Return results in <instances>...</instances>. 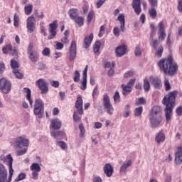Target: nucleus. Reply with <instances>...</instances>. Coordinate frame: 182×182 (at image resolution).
<instances>
[{
  "label": "nucleus",
  "mask_w": 182,
  "mask_h": 182,
  "mask_svg": "<svg viewBox=\"0 0 182 182\" xmlns=\"http://www.w3.org/2000/svg\"><path fill=\"white\" fill-rule=\"evenodd\" d=\"M164 86L166 92H168V90H171V85H170V82L168 79H165L164 80Z\"/></svg>",
  "instance_id": "obj_39"
},
{
  "label": "nucleus",
  "mask_w": 182,
  "mask_h": 182,
  "mask_svg": "<svg viewBox=\"0 0 182 182\" xmlns=\"http://www.w3.org/2000/svg\"><path fill=\"white\" fill-rule=\"evenodd\" d=\"M24 93H27V95H26L27 100L29 101L30 105L32 107V105L33 102H32V100H31V89L24 88Z\"/></svg>",
  "instance_id": "obj_32"
},
{
  "label": "nucleus",
  "mask_w": 182,
  "mask_h": 182,
  "mask_svg": "<svg viewBox=\"0 0 182 182\" xmlns=\"http://www.w3.org/2000/svg\"><path fill=\"white\" fill-rule=\"evenodd\" d=\"M134 83H136V78H133V79H131L128 83L127 84V85L129 87H131L132 89H133V86H134Z\"/></svg>",
  "instance_id": "obj_47"
},
{
  "label": "nucleus",
  "mask_w": 182,
  "mask_h": 182,
  "mask_svg": "<svg viewBox=\"0 0 182 182\" xmlns=\"http://www.w3.org/2000/svg\"><path fill=\"white\" fill-rule=\"evenodd\" d=\"M176 164H181L182 163V145L178 146L177 151L175 153Z\"/></svg>",
  "instance_id": "obj_19"
},
{
  "label": "nucleus",
  "mask_w": 182,
  "mask_h": 182,
  "mask_svg": "<svg viewBox=\"0 0 182 182\" xmlns=\"http://www.w3.org/2000/svg\"><path fill=\"white\" fill-rule=\"evenodd\" d=\"M93 182H102V178H100V176H96L93 179Z\"/></svg>",
  "instance_id": "obj_64"
},
{
  "label": "nucleus",
  "mask_w": 182,
  "mask_h": 182,
  "mask_svg": "<svg viewBox=\"0 0 182 182\" xmlns=\"http://www.w3.org/2000/svg\"><path fill=\"white\" fill-rule=\"evenodd\" d=\"M144 89L145 92H149V90H150V82L146 78L144 80Z\"/></svg>",
  "instance_id": "obj_34"
},
{
  "label": "nucleus",
  "mask_w": 182,
  "mask_h": 182,
  "mask_svg": "<svg viewBox=\"0 0 182 182\" xmlns=\"http://www.w3.org/2000/svg\"><path fill=\"white\" fill-rule=\"evenodd\" d=\"M176 114H178V116H181L182 114V106L178 107L176 109Z\"/></svg>",
  "instance_id": "obj_61"
},
{
  "label": "nucleus",
  "mask_w": 182,
  "mask_h": 182,
  "mask_svg": "<svg viewBox=\"0 0 182 182\" xmlns=\"http://www.w3.org/2000/svg\"><path fill=\"white\" fill-rule=\"evenodd\" d=\"M158 28H159V32H158V39L159 41H164L166 39V31L164 28V23L163 21L159 22L158 24Z\"/></svg>",
  "instance_id": "obj_11"
},
{
  "label": "nucleus",
  "mask_w": 182,
  "mask_h": 182,
  "mask_svg": "<svg viewBox=\"0 0 182 182\" xmlns=\"http://www.w3.org/2000/svg\"><path fill=\"white\" fill-rule=\"evenodd\" d=\"M75 108L77 109V112L73 114L74 122H80V117L78 114H83V100L81 96H78L75 102Z\"/></svg>",
  "instance_id": "obj_5"
},
{
  "label": "nucleus",
  "mask_w": 182,
  "mask_h": 182,
  "mask_svg": "<svg viewBox=\"0 0 182 182\" xmlns=\"http://www.w3.org/2000/svg\"><path fill=\"white\" fill-rule=\"evenodd\" d=\"M68 15H70V19L74 20L75 18L78 16L77 9H70L68 11Z\"/></svg>",
  "instance_id": "obj_29"
},
{
  "label": "nucleus",
  "mask_w": 182,
  "mask_h": 182,
  "mask_svg": "<svg viewBox=\"0 0 182 182\" xmlns=\"http://www.w3.org/2000/svg\"><path fill=\"white\" fill-rule=\"evenodd\" d=\"M59 146L61 147V149H63V150L68 149V145L66 144V143H65V141H59Z\"/></svg>",
  "instance_id": "obj_58"
},
{
  "label": "nucleus",
  "mask_w": 182,
  "mask_h": 182,
  "mask_svg": "<svg viewBox=\"0 0 182 182\" xmlns=\"http://www.w3.org/2000/svg\"><path fill=\"white\" fill-rule=\"evenodd\" d=\"M132 160H129L127 164L124 163L122 166L120 167V173H124V174H126V173H127V168L132 166Z\"/></svg>",
  "instance_id": "obj_26"
},
{
  "label": "nucleus",
  "mask_w": 182,
  "mask_h": 182,
  "mask_svg": "<svg viewBox=\"0 0 182 182\" xmlns=\"http://www.w3.org/2000/svg\"><path fill=\"white\" fill-rule=\"evenodd\" d=\"M104 108L107 109L109 114H113V105L110 103V98L109 95L105 94L103 97Z\"/></svg>",
  "instance_id": "obj_9"
},
{
  "label": "nucleus",
  "mask_w": 182,
  "mask_h": 182,
  "mask_svg": "<svg viewBox=\"0 0 182 182\" xmlns=\"http://www.w3.org/2000/svg\"><path fill=\"white\" fill-rule=\"evenodd\" d=\"M117 20L119 21V22H120V29H121V32L124 33V30L126 29L125 27V23H126V21L124 20V15L123 14H120Z\"/></svg>",
  "instance_id": "obj_24"
},
{
  "label": "nucleus",
  "mask_w": 182,
  "mask_h": 182,
  "mask_svg": "<svg viewBox=\"0 0 182 182\" xmlns=\"http://www.w3.org/2000/svg\"><path fill=\"white\" fill-rule=\"evenodd\" d=\"M142 113H143V107H136L134 110V115L138 117L141 116Z\"/></svg>",
  "instance_id": "obj_35"
},
{
  "label": "nucleus",
  "mask_w": 182,
  "mask_h": 182,
  "mask_svg": "<svg viewBox=\"0 0 182 182\" xmlns=\"http://www.w3.org/2000/svg\"><path fill=\"white\" fill-rule=\"evenodd\" d=\"M113 32L115 36H120V29L119 28V27H115L113 30Z\"/></svg>",
  "instance_id": "obj_53"
},
{
  "label": "nucleus",
  "mask_w": 182,
  "mask_h": 182,
  "mask_svg": "<svg viewBox=\"0 0 182 182\" xmlns=\"http://www.w3.org/2000/svg\"><path fill=\"white\" fill-rule=\"evenodd\" d=\"M178 95V91L173 90L166 94L162 100V103L165 105V116L167 123L171 120L173 116V109L176 106V99Z\"/></svg>",
  "instance_id": "obj_1"
},
{
  "label": "nucleus",
  "mask_w": 182,
  "mask_h": 182,
  "mask_svg": "<svg viewBox=\"0 0 182 182\" xmlns=\"http://www.w3.org/2000/svg\"><path fill=\"white\" fill-rule=\"evenodd\" d=\"M106 30V27L105 26H102L100 28V33L98 34L99 38H102L103 36V32Z\"/></svg>",
  "instance_id": "obj_54"
},
{
  "label": "nucleus",
  "mask_w": 182,
  "mask_h": 182,
  "mask_svg": "<svg viewBox=\"0 0 182 182\" xmlns=\"http://www.w3.org/2000/svg\"><path fill=\"white\" fill-rule=\"evenodd\" d=\"M144 103H146V100L144 99V97H140L137 100L136 105H144Z\"/></svg>",
  "instance_id": "obj_52"
},
{
  "label": "nucleus",
  "mask_w": 182,
  "mask_h": 182,
  "mask_svg": "<svg viewBox=\"0 0 182 182\" xmlns=\"http://www.w3.org/2000/svg\"><path fill=\"white\" fill-rule=\"evenodd\" d=\"M178 11L182 12V0H178Z\"/></svg>",
  "instance_id": "obj_62"
},
{
  "label": "nucleus",
  "mask_w": 182,
  "mask_h": 182,
  "mask_svg": "<svg viewBox=\"0 0 182 182\" xmlns=\"http://www.w3.org/2000/svg\"><path fill=\"white\" fill-rule=\"evenodd\" d=\"M6 161L7 162V166H9V180L12 178V176H14V168H12V163L14 161V159H12V156L11 154H9L6 156Z\"/></svg>",
  "instance_id": "obj_17"
},
{
  "label": "nucleus",
  "mask_w": 182,
  "mask_h": 182,
  "mask_svg": "<svg viewBox=\"0 0 182 182\" xmlns=\"http://www.w3.org/2000/svg\"><path fill=\"white\" fill-rule=\"evenodd\" d=\"M170 55L167 58L161 60L158 65L159 68L165 75H168L169 76H174L176 75L177 70L178 69V65L177 63H173V55H171V48H169Z\"/></svg>",
  "instance_id": "obj_2"
},
{
  "label": "nucleus",
  "mask_w": 182,
  "mask_h": 182,
  "mask_svg": "<svg viewBox=\"0 0 182 182\" xmlns=\"http://www.w3.org/2000/svg\"><path fill=\"white\" fill-rule=\"evenodd\" d=\"M33 112L34 114H36V116H38L39 119H42V117H43V114L45 113V106L42 100H36Z\"/></svg>",
  "instance_id": "obj_4"
},
{
  "label": "nucleus",
  "mask_w": 182,
  "mask_h": 182,
  "mask_svg": "<svg viewBox=\"0 0 182 182\" xmlns=\"http://www.w3.org/2000/svg\"><path fill=\"white\" fill-rule=\"evenodd\" d=\"M36 85H38L40 90H41L42 95H46L49 91L48 87V82L44 79L40 78L36 82Z\"/></svg>",
  "instance_id": "obj_8"
},
{
  "label": "nucleus",
  "mask_w": 182,
  "mask_h": 182,
  "mask_svg": "<svg viewBox=\"0 0 182 182\" xmlns=\"http://www.w3.org/2000/svg\"><path fill=\"white\" fill-rule=\"evenodd\" d=\"M42 55H43V56H49L50 55V50L48 48H44L42 51Z\"/></svg>",
  "instance_id": "obj_49"
},
{
  "label": "nucleus",
  "mask_w": 182,
  "mask_h": 182,
  "mask_svg": "<svg viewBox=\"0 0 182 182\" xmlns=\"http://www.w3.org/2000/svg\"><path fill=\"white\" fill-rule=\"evenodd\" d=\"M51 136L55 137V139H59L60 137H65V132L63 131H53L51 132Z\"/></svg>",
  "instance_id": "obj_28"
},
{
  "label": "nucleus",
  "mask_w": 182,
  "mask_h": 182,
  "mask_svg": "<svg viewBox=\"0 0 182 182\" xmlns=\"http://www.w3.org/2000/svg\"><path fill=\"white\" fill-rule=\"evenodd\" d=\"M7 178L8 171L5 168V166L2 164H0V182L6 181Z\"/></svg>",
  "instance_id": "obj_18"
},
{
  "label": "nucleus",
  "mask_w": 182,
  "mask_h": 182,
  "mask_svg": "<svg viewBox=\"0 0 182 182\" xmlns=\"http://www.w3.org/2000/svg\"><path fill=\"white\" fill-rule=\"evenodd\" d=\"M104 173L107 177H112L113 175V166L110 164H106L104 166Z\"/></svg>",
  "instance_id": "obj_22"
},
{
  "label": "nucleus",
  "mask_w": 182,
  "mask_h": 182,
  "mask_svg": "<svg viewBox=\"0 0 182 182\" xmlns=\"http://www.w3.org/2000/svg\"><path fill=\"white\" fill-rule=\"evenodd\" d=\"M126 52H127V46L124 44H122L116 48V55L117 58H122V56L126 55Z\"/></svg>",
  "instance_id": "obj_16"
},
{
  "label": "nucleus",
  "mask_w": 182,
  "mask_h": 182,
  "mask_svg": "<svg viewBox=\"0 0 182 182\" xmlns=\"http://www.w3.org/2000/svg\"><path fill=\"white\" fill-rule=\"evenodd\" d=\"M14 25L16 26V28L19 26V16H18L16 14H15L14 16Z\"/></svg>",
  "instance_id": "obj_40"
},
{
  "label": "nucleus",
  "mask_w": 182,
  "mask_h": 182,
  "mask_svg": "<svg viewBox=\"0 0 182 182\" xmlns=\"http://www.w3.org/2000/svg\"><path fill=\"white\" fill-rule=\"evenodd\" d=\"M164 50V48H163L162 46H161L158 50L156 53V55L159 56V58H161V55H163V51Z\"/></svg>",
  "instance_id": "obj_45"
},
{
  "label": "nucleus",
  "mask_w": 182,
  "mask_h": 182,
  "mask_svg": "<svg viewBox=\"0 0 182 182\" xmlns=\"http://www.w3.org/2000/svg\"><path fill=\"white\" fill-rule=\"evenodd\" d=\"M82 87H81L82 90H86L87 85V65H86L85 68L84 69L83 73H82Z\"/></svg>",
  "instance_id": "obj_21"
},
{
  "label": "nucleus",
  "mask_w": 182,
  "mask_h": 182,
  "mask_svg": "<svg viewBox=\"0 0 182 182\" xmlns=\"http://www.w3.org/2000/svg\"><path fill=\"white\" fill-rule=\"evenodd\" d=\"M22 146H23L24 147H27V146H29V140L20 136L16 139L14 144V147L15 149H21Z\"/></svg>",
  "instance_id": "obj_12"
},
{
  "label": "nucleus",
  "mask_w": 182,
  "mask_h": 182,
  "mask_svg": "<svg viewBox=\"0 0 182 182\" xmlns=\"http://www.w3.org/2000/svg\"><path fill=\"white\" fill-rule=\"evenodd\" d=\"M106 2V0H98L96 3L97 8H100Z\"/></svg>",
  "instance_id": "obj_59"
},
{
  "label": "nucleus",
  "mask_w": 182,
  "mask_h": 182,
  "mask_svg": "<svg viewBox=\"0 0 182 182\" xmlns=\"http://www.w3.org/2000/svg\"><path fill=\"white\" fill-rule=\"evenodd\" d=\"M149 121L151 123V127L156 129L161 126V122H163V109L159 105H155L152 107Z\"/></svg>",
  "instance_id": "obj_3"
},
{
  "label": "nucleus",
  "mask_w": 182,
  "mask_h": 182,
  "mask_svg": "<svg viewBox=\"0 0 182 182\" xmlns=\"http://www.w3.org/2000/svg\"><path fill=\"white\" fill-rule=\"evenodd\" d=\"M151 46H153L154 49H157V46L159 45V40L151 41L150 42Z\"/></svg>",
  "instance_id": "obj_50"
},
{
  "label": "nucleus",
  "mask_w": 182,
  "mask_h": 182,
  "mask_svg": "<svg viewBox=\"0 0 182 182\" xmlns=\"http://www.w3.org/2000/svg\"><path fill=\"white\" fill-rule=\"evenodd\" d=\"M94 53H97L99 50H100V41H96L94 46Z\"/></svg>",
  "instance_id": "obj_41"
},
{
  "label": "nucleus",
  "mask_w": 182,
  "mask_h": 182,
  "mask_svg": "<svg viewBox=\"0 0 182 182\" xmlns=\"http://www.w3.org/2000/svg\"><path fill=\"white\" fill-rule=\"evenodd\" d=\"M150 82L155 89H161V80L157 77H151Z\"/></svg>",
  "instance_id": "obj_20"
},
{
  "label": "nucleus",
  "mask_w": 182,
  "mask_h": 182,
  "mask_svg": "<svg viewBox=\"0 0 182 182\" xmlns=\"http://www.w3.org/2000/svg\"><path fill=\"white\" fill-rule=\"evenodd\" d=\"M74 82H79L80 80V73L78 70H75L73 77Z\"/></svg>",
  "instance_id": "obj_43"
},
{
  "label": "nucleus",
  "mask_w": 182,
  "mask_h": 182,
  "mask_svg": "<svg viewBox=\"0 0 182 182\" xmlns=\"http://www.w3.org/2000/svg\"><path fill=\"white\" fill-rule=\"evenodd\" d=\"M121 87L122 89V94L124 96H127L129 93L132 92V87H129L127 85H124V84H122Z\"/></svg>",
  "instance_id": "obj_27"
},
{
  "label": "nucleus",
  "mask_w": 182,
  "mask_h": 182,
  "mask_svg": "<svg viewBox=\"0 0 182 182\" xmlns=\"http://www.w3.org/2000/svg\"><path fill=\"white\" fill-rule=\"evenodd\" d=\"M31 170H32V171L39 173V171H41V166H39V164L33 163L31 166Z\"/></svg>",
  "instance_id": "obj_33"
},
{
  "label": "nucleus",
  "mask_w": 182,
  "mask_h": 182,
  "mask_svg": "<svg viewBox=\"0 0 182 182\" xmlns=\"http://www.w3.org/2000/svg\"><path fill=\"white\" fill-rule=\"evenodd\" d=\"M114 100L118 103L120 102V94L119 93V91L115 92L114 95Z\"/></svg>",
  "instance_id": "obj_46"
},
{
  "label": "nucleus",
  "mask_w": 182,
  "mask_h": 182,
  "mask_svg": "<svg viewBox=\"0 0 182 182\" xmlns=\"http://www.w3.org/2000/svg\"><path fill=\"white\" fill-rule=\"evenodd\" d=\"M11 68L15 70V69H19V65L18 64V62H16L15 60H11Z\"/></svg>",
  "instance_id": "obj_42"
},
{
  "label": "nucleus",
  "mask_w": 182,
  "mask_h": 182,
  "mask_svg": "<svg viewBox=\"0 0 182 182\" xmlns=\"http://www.w3.org/2000/svg\"><path fill=\"white\" fill-rule=\"evenodd\" d=\"M93 15H95V12H93V11L89 12L87 16V22L88 23H90V22H92V19H93Z\"/></svg>",
  "instance_id": "obj_44"
},
{
  "label": "nucleus",
  "mask_w": 182,
  "mask_h": 182,
  "mask_svg": "<svg viewBox=\"0 0 182 182\" xmlns=\"http://www.w3.org/2000/svg\"><path fill=\"white\" fill-rule=\"evenodd\" d=\"M149 15L152 19H155L156 16H157V11L154 7L149 11Z\"/></svg>",
  "instance_id": "obj_38"
},
{
  "label": "nucleus",
  "mask_w": 182,
  "mask_h": 182,
  "mask_svg": "<svg viewBox=\"0 0 182 182\" xmlns=\"http://www.w3.org/2000/svg\"><path fill=\"white\" fill-rule=\"evenodd\" d=\"M51 127L54 130H59L62 127V122L59 119H55L51 121Z\"/></svg>",
  "instance_id": "obj_25"
},
{
  "label": "nucleus",
  "mask_w": 182,
  "mask_h": 182,
  "mask_svg": "<svg viewBox=\"0 0 182 182\" xmlns=\"http://www.w3.org/2000/svg\"><path fill=\"white\" fill-rule=\"evenodd\" d=\"M55 43H56L55 49H57L58 50H60L61 49H63V43L58 41H56Z\"/></svg>",
  "instance_id": "obj_55"
},
{
  "label": "nucleus",
  "mask_w": 182,
  "mask_h": 182,
  "mask_svg": "<svg viewBox=\"0 0 182 182\" xmlns=\"http://www.w3.org/2000/svg\"><path fill=\"white\" fill-rule=\"evenodd\" d=\"M164 140H166V135L161 132L158 133L157 136H156V141L158 143H161V141H164Z\"/></svg>",
  "instance_id": "obj_31"
},
{
  "label": "nucleus",
  "mask_w": 182,
  "mask_h": 182,
  "mask_svg": "<svg viewBox=\"0 0 182 182\" xmlns=\"http://www.w3.org/2000/svg\"><path fill=\"white\" fill-rule=\"evenodd\" d=\"M13 73L15 75L17 79H22L23 77V74H22V73H20L19 70L18 69H14L13 70Z\"/></svg>",
  "instance_id": "obj_37"
},
{
  "label": "nucleus",
  "mask_w": 182,
  "mask_h": 182,
  "mask_svg": "<svg viewBox=\"0 0 182 182\" xmlns=\"http://www.w3.org/2000/svg\"><path fill=\"white\" fill-rule=\"evenodd\" d=\"M141 55V48L139 46H137L135 48V55L140 56Z\"/></svg>",
  "instance_id": "obj_56"
},
{
  "label": "nucleus",
  "mask_w": 182,
  "mask_h": 182,
  "mask_svg": "<svg viewBox=\"0 0 182 182\" xmlns=\"http://www.w3.org/2000/svg\"><path fill=\"white\" fill-rule=\"evenodd\" d=\"M69 53H70V57L69 60L70 62H73L75 59H76V41H72L71 45L69 48Z\"/></svg>",
  "instance_id": "obj_13"
},
{
  "label": "nucleus",
  "mask_w": 182,
  "mask_h": 182,
  "mask_svg": "<svg viewBox=\"0 0 182 182\" xmlns=\"http://www.w3.org/2000/svg\"><path fill=\"white\" fill-rule=\"evenodd\" d=\"M132 6L136 15L141 14V0H132Z\"/></svg>",
  "instance_id": "obj_15"
},
{
  "label": "nucleus",
  "mask_w": 182,
  "mask_h": 182,
  "mask_svg": "<svg viewBox=\"0 0 182 182\" xmlns=\"http://www.w3.org/2000/svg\"><path fill=\"white\" fill-rule=\"evenodd\" d=\"M32 9H33L32 4L25 6L24 7L25 14L26 15H31V14L32 13Z\"/></svg>",
  "instance_id": "obj_36"
},
{
  "label": "nucleus",
  "mask_w": 182,
  "mask_h": 182,
  "mask_svg": "<svg viewBox=\"0 0 182 182\" xmlns=\"http://www.w3.org/2000/svg\"><path fill=\"white\" fill-rule=\"evenodd\" d=\"M25 177H26V174H25L24 173H21L18 178H16L15 181L18 182V181H21V180H23V178H25Z\"/></svg>",
  "instance_id": "obj_48"
},
{
  "label": "nucleus",
  "mask_w": 182,
  "mask_h": 182,
  "mask_svg": "<svg viewBox=\"0 0 182 182\" xmlns=\"http://www.w3.org/2000/svg\"><path fill=\"white\" fill-rule=\"evenodd\" d=\"M153 8H157V0H149Z\"/></svg>",
  "instance_id": "obj_60"
},
{
  "label": "nucleus",
  "mask_w": 182,
  "mask_h": 182,
  "mask_svg": "<svg viewBox=\"0 0 182 182\" xmlns=\"http://www.w3.org/2000/svg\"><path fill=\"white\" fill-rule=\"evenodd\" d=\"M49 33L50 36H48V39H53L56 36V29H58V21H54L53 23L49 24Z\"/></svg>",
  "instance_id": "obj_14"
},
{
  "label": "nucleus",
  "mask_w": 182,
  "mask_h": 182,
  "mask_svg": "<svg viewBox=\"0 0 182 182\" xmlns=\"http://www.w3.org/2000/svg\"><path fill=\"white\" fill-rule=\"evenodd\" d=\"M27 53L28 55V58L33 63H36L38 60H39V54L38 53L33 51V43H31L28 47Z\"/></svg>",
  "instance_id": "obj_6"
},
{
  "label": "nucleus",
  "mask_w": 182,
  "mask_h": 182,
  "mask_svg": "<svg viewBox=\"0 0 182 182\" xmlns=\"http://www.w3.org/2000/svg\"><path fill=\"white\" fill-rule=\"evenodd\" d=\"M134 75V73L133 71H128L127 73H124V77H132Z\"/></svg>",
  "instance_id": "obj_57"
},
{
  "label": "nucleus",
  "mask_w": 182,
  "mask_h": 182,
  "mask_svg": "<svg viewBox=\"0 0 182 182\" xmlns=\"http://www.w3.org/2000/svg\"><path fill=\"white\" fill-rule=\"evenodd\" d=\"M79 129L80 130V136L81 137H83L85 136V127H83V124H80Z\"/></svg>",
  "instance_id": "obj_51"
},
{
  "label": "nucleus",
  "mask_w": 182,
  "mask_h": 182,
  "mask_svg": "<svg viewBox=\"0 0 182 182\" xmlns=\"http://www.w3.org/2000/svg\"><path fill=\"white\" fill-rule=\"evenodd\" d=\"M93 41V33L90 34V36H87L84 38V48L85 49H87L89 46H90V43Z\"/></svg>",
  "instance_id": "obj_23"
},
{
  "label": "nucleus",
  "mask_w": 182,
  "mask_h": 182,
  "mask_svg": "<svg viewBox=\"0 0 182 182\" xmlns=\"http://www.w3.org/2000/svg\"><path fill=\"white\" fill-rule=\"evenodd\" d=\"M5 70V64L4 63H0V73H3Z\"/></svg>",
  "instance_id": "obj_63"
},
{
  "label": "nucleus",
  "mask_w": 182,
  "mask_h": 182,
  "mask_svg": "<svg viewBox=\"0 0 182 182\" xmlns=\"http://www.w3.org/2000/svg\"><path fill=\"white\" fill-rule=\"evenodd\" d=\"M36 21L35 20V17L33 16H31L27 18V29L29 33H33L35 29H36Z\"/></svg>",
  "instance_id": "obj_10"
},
{
  "label": "nucleus",
  "mask_w": 182,
  "mask_h": 182,
  "mask_svg": "<svg viewBox=\"0 0 182 182\" xmlns=\"http://www.w3.org/2000/svg\"><path fill=\"white\" fill-rule=\"evenodd\" d=\"M73 21H75V23L78 25V26H83L84 22H85V18L82 16H77L75 17Z\"/></svg>",
  "instance_id": "obj_30"
},
{
  "label": "nucleus",
  "mask_w": 182,
  "mask_h": 182,
  "mask_svg": "<svg viewBox=\"0 0 182 182\" xmlns=\"http://www.w3.org/2000/svg\"><path fill=\"white\" fill-rule=\"evenodd\" d=\"M11 89H12V84L10 81L6 80L5 78L0 79V90H1L3 93H9Z\"/></svg>",
  "instance_id": "obj_7"
}]
</instances>
